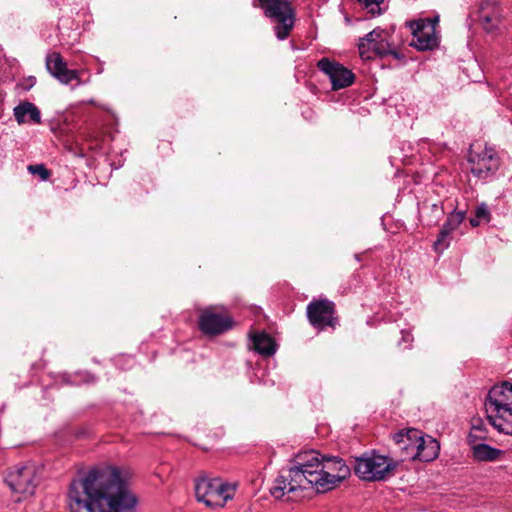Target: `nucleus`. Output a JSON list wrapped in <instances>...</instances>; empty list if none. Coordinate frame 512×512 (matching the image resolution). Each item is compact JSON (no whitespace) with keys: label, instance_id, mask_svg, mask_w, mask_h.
<instances>
[{"label":"nucleus","instance_id":"21","mask_svg":"<svg viewBox=\"0 0 512 512\" xmlns=\"http://www.w3.org/2000/svg\"><path fill=\"white\" fill-rule=\"evenodd\" d=\"M383 1L384 0H358L361 7L372 17L383 13L384 9L381 7Z\"/></svg>","mask_w":512,"mask_h":512},{"label":"nucleus","instance_id":"25","mask_svg":"<svg viewBox=\"0 0 512 512\" xmlns=\"http://www.w3.org/2000/svg\"><path fill=\"white\" fill-rule=\"evenodd\" d=\"M29 81H30V84H29L28 86H25V87H24V89H25V90H28V89H30L32 86H34V84H35V78H30V79H29Z\"/></svg>","mask_w":512,"mask_h":512},{"label":"nucleus","instance_id":"4","mask_svg":"<svg viewBox=\"0 0 512 512\" xmlns=\"http://www.w3.org/2000/svg\"><path fill=\"white\" fill-rule=\"evenodd\" d=\"M236 484L221 478L201 477L195 482V494L198 501L209 507H224L236 493Z\"/></svg>","mask_w":512,"mask_h":512},{"label":"nucleus","instance_id":"17","mask_svg":"<svg viewBox=\"0 0 512 512\" xmlns=\"http://www.w3.org/2000/svg\"><path fill=\"white\" fill-rule=\"evenodd\" d=\"M465 216L463 212H454L450 214L444 223L439 237L434 243L436 249H445L448 246L447 237L459 227Z\"/></svg>","mask_w":512,"mask_h":512},{"label":"nucleus","instance_id":"16","mask_svg":"<svg viewBox=\"0 0 512 512\" xmlns=\"http://www.w3.org/2000/svg\"><path fill=\"white\" fill-rule=\"evenodd\" d=\"M418 448L414 454V460L429 462L437 458L440 450L439 443L431 436H424L422 434L419 441Z\"/></svg>","mask_w":512,"mask_h":512},{"label":"nucleus","instance_id":"8","mask_svg":"<svg viewBox=\"0 0 512 512\" xmlns=\"http://www.w3.org/2000/svg\"><path fill=\"white\" fill-rule=\"evenodd\" d=\"M437 23L438 17L410 22L409 27L413 34L411 46L419 51L432 50L435 48L438 45V38L435 33Z\"/></svg>","mask_w":512,"mask_h":512},{"label":"nucleus","instance_id":"2","mask_svg":"<svg viewBox=\"0 0 512 512\" xmlns=\"http://www.w3.org/2000/svg\"><path fill=\"white\" fill-rule=\"evenodd\" d=\"M71 512H135L136 497L115 467L95 468L69 487Z\"/></svg>","mask_w":512,"mask_h":512},{"label":"nucleus","instance_id":"13","mask_svg":"<svg viewBox=\"0 0 512 512\" xmlns=\"http://www.w3.org/2000/svg\"><path fill=\"white\" fill-rule=\"evenodd\" d=\"M46 68L62 84L67 85L72 81H77V85L82 84L78 70L68 69L59 53L54 52L46 57Z\"/></svg>","mask_w":512,"mask_h":512},{"label":"nucleus","instance_id":"26","mask_svg":"<svg viewBox=\"0 0 512 512\" xmlns=\"http://www.w3.org/2000/svg\"><path fill=\"white\" fill-rule=\"evenodd\" d=\"M402 333H403V340L404 341H408L409 337H410V334L409 333H405V332H402Z\"/></svg>","mask_w":512,"mask_h":512},{"label":"nucleus","instance_id":"11","mask_svg":"<svg viewBox=\"0 0 512 512\" xmlns=\"http://www.w3.org/2000/svg\"><path fill=\"white\" fill-rule=\"evenodd\" d=\"M317 67L329 77L333 90L346 88L354 82L355 76L352 71L338 62L322 58L317 62Z\"/></svg>","mask_w":512,"mask_h":512},{"label":"nucleus","instance_id":"22","mask_svg":"<svg viewBox=\"0 0 512 512\" xmlns=\"http://www.w3.org/2000/svg\"><path fill=\"white\" fill-rule=\"evenodd\" d=\"M28 171L33 175H38L42 180H47L50 176V171L43 165H29Z\"/></svg>","mask_w":512,"mask_h":512},{"label":"nucleus","instance_id":"23","mask_svg":"<svg viewBox=\"0 0 512 512\" xmlns=\"http://www.w3.org/2000/svg\"><path fill=\"white\" fill-rule=\"evenodd\" d=\"M475 215L483 222H489L491 218L490 211L485 203H481L476 207Z\"/></svg>","mask_w":512,"mask_h":512},{"label":"nucleus","instance_id":"6","mask_svg":"<svg viewBox=\"0 0 512 512\" xmlns=\"http://www.w3.org/2000/svg\"><path fill=\"white\" fill-rule=\"evenodd\" d=\"M5 480L13 492L32 495L37 486L36 467L33 464L16 465L9 470Z\"/></svg>","mask_w":512,"mask_h":512},{"label":"nucleus","instance_id":"20","mask_svg":"<svg viewBox=\"0 0 512 512\" xmlns=\"http://www.w3.org/2000/svg\"><path fill=\"white\" fill-rule=\"evenodd\" d=\"M503 454L504 451L487 444L481 443L473 446V456L479 461H495Z\"/></svg>","mask_w":512,"mask_h":512},{"label":"nucleus","instance_id":"10","mask_svg":"<svg viewBox=\"0 0 512 512\" xmlns=\"http://www.w3.org/2000/svg\"><path fill=\"white\" fill-rule=\"evenodd\" d=\"M472 174L481 180H487L498 170L500 162L497 153L492 148L480 152H471L469 157Z\"/></svg>","mask_w":512,"mask_h":512},{"label":"nucleus","instance_id":"1","mask_svg":"<svg viewBox=\"0 0 512 512\" xmlns=\"http://www.w3.org/2000/svg\"><path fill=\"white\" fill-rule=\"evenodd\" d=\"M350 475V467L339 457H324L311 450L299 453L294 465L281 470L270 488L277 500L297 501L302 491L315 488L324 493L335 488Z\"/></svg>","mask_w":512,"mask_h":512},{"label":"nucleus","instance_id":"7","mask_svg":"<svg viewBox=\"0 0 512 512\" xmlns=\"http://www.w3.org/2000/svg\"><path fill=\"white\" fill-rule=\"evenodd\" d=\"M232 327V319L223 307L210 306L202 310L199 328L206 335H219Z\"/></svg>","mask_w":512,"mask_h":512},{"label":"nucleus","instance_id":"9","mask_svg":"<svg viewBox=\"0 0 512 512\" xmlns=\"http://www.w3.org/2000/svg\"><path fill=\"white\" fill-rule=\"evenodd\" d=\"M358 49L363 59H371L374 55L383 57L390 54L388 33L381 28H375L360 39Z\"/></svg>","mask_w":512,"mask_h":512},{"label":"nucleus","instance_id":"12","mask_svg":"<svg viewBox=\"0 0 512 512\" xmlns=\"http://www.w3.org/2000/svg\"><path fill=\"white\" fill-rule=\"evenodd\" d=\"M334 312V303L327 299L312 301L307 306L309 322L319 329L335 326Z\"/></svg>","mask_w":512,"mask_h":512},{"label":"nucleus","instance_id":"24","mask_svg":"<svg viewBox=\"0 0 512 512\" xmlns=\"http://www.w3.org/2000/svg\"><path fill=\"white\" fill-rule=\"evenodd\" d=\"M482 221L476 217V215L470 219V224L474 227L478 226Z\"/></svg>","mask_w":512,"mask_h":512},{"label":"nucleus","instance_id":"27","mask_svg":"<svg viewBox=\"0 0 512 512\" xmlns=\"http://www.w3.org/2000/svg\"><path fill=\"white\" fill-rule=\"evenodd\" d=\"M90 104L96 105L95 101L93 99L89 100Z\"/></svg>","mask_w":512,"mask_h":512},{"label":"nucleus","instance_id":"3","mask_svg":"<svg viewBox=\"0 0 512 512\" xmlns=\"http://www.w3.org/2000/svg\"><path fill=\"white\" fill-rule=\"evenodd\" d=\"M488 420L499 432L512 435V384L493 386L485 401Z\"/></svg>","mask_w":512,"mask_h":512},{"label":"nucleus","instance_id":"18","mask_svg":"<svg viewBox=\"0 0 512 512\" xmlns=\"http://www.w3.org/2000/svg\"><path fill=\"white\" fill-rule=\"evenodd\" d=\"M479 21L486 31L490 32L494 30L500 22L498 9L489 4L481 6L479 11Z\"/></svg>","mask_w":512,"mask_h":512},{"label":"nucleus","instance_id":"5","mask_svg":"<svg viewBox=\"0 0 512 512\" xmlns=\"http://www.w3.org/2000/svg\"><path fill=\"white\" fill-rule=\"evenodd\" d=\"M396 464L386 456L377 454H364L355 459V474L362 480H384L395 468Z\"/></svg>","mask_w":512,"mask_h":512},{"label":"nucleus","instance_id":"15","mask_svg":"<svg viewBox=\"0 0 512 512\" xmlns=\"http://www.w3.org/2000/svg\"><path fill=\"white\" fill-rule=\"evenodd\" d=\"M14 117L18 124L32 122L34 124L41 123V113L37 106L29 101L20 102L13 109Z\"/></svg>","mask_w":512,"mask_h":512},{"label":"nucleus","instance_id":"14","mask_svg":"<svg viewBox=\"0 0 512 512\" xmlns=\"http://www.w3.org/2000/svg\"><path fill=\"white\" fill-rule=\"evenodd\" d=\"M421 436L422 432L414 428L400 430L392 435L395 445L401 451L402 460H414Z\"/></svg>","mask_w":512,"mask_h":512},{"label":"nucleus","instance_id":"19","mask_svg":"<svg viewBox=\"0 0 512 512\" xmlns=\"http://www.w3.org/2000/svg\"><path fill=\"white\" fill-rule=\"evenodd\" d=\"M252 341L255 351L263 356H271L276 351L273 338L266 333L255 334Z\"/></svg>","mask_w":512,"mask_h":512}]
</instances>
